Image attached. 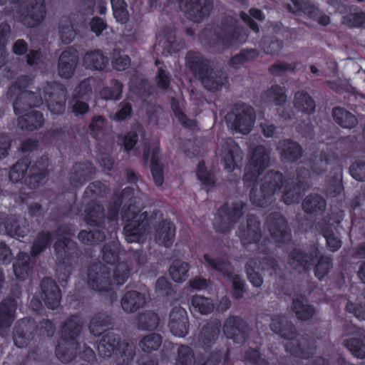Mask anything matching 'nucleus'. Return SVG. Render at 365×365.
Returning a JSON list of instances; mask_svg holds the SVG:
<instances>
[{"label": "nucleus", "instance_id": "3", "mask_svg": "<svg viewBox=\"0 0 365 365\" xmlns=\"http://www.w3.org/2000/svg\"><path fill=\"white\" fill-rule=\"evenodd\" d=\"M145 212H141L139 207L129 204L123 212V220L125 222L124 235L128 242H140L144 237L143 222L146 219Z\"/></svg>", "mask_w": 365, "mask_h": 365}, {"label": "nucleus", "instance_id": "17", "mask_svg": "<svg viewBox=\"0 0 365 365\" xmlns=\"http://www.w3.org/2000/svg\"><path fill=\"white\" fill-rule=\"evenodd\" d=\"M144 302L145 298L142 295L137 292L131 291L125 294L121 305L125 312H132L137 310Z\"/></svg>", "mask_w": 365, "mask_h": 365}, {"label": "nucleus", "instance_id": "46", "mask_svg": "<svg viewBox=\"0 0 365 365\" xmlns=\"http://www.w3.org/2000/svg\"><path fill=\"white\" fill-rule=\"evenodd\" d=\"M51 292V296L46 294V304L51 309H54L59 304L61 296L59 289L56 285L52 286Z\"/></svg>", "mask_w": 365, "mask_h": 365}, {"label": "nucleus", "instance_id": "52", "mask_svg": "<svg viewBox=\"0 0 365 365\" xmlns=\"http://www.w3.org/2000/svg\"><path fill=\"white\" fill-rule=\"evenodd\" d=\"M113 64L115 69L123 71L130 65V58L125 55L120 56L114 60Z\"/></svg>", "mask_w": 365, "mask_h": 365}, {"label": "nucleus", "instance_id": "57", "mask_svg": "<svg viewBox=\"0 0 365 365\" xmlns=\"http://www.w3.org/2000/svg\"><path fill=\"white\" fill-rule=\"evenodd\" d=\"M73 241L70 240L67 237H64L63 240H59L55 245V249L58 252H61L63 250L67 252L71 247L73 246Z\"/></svg>", "mask_w": 365, "mask_h": 365}, {"label": "nucleus", "instance_id": "23", "mask_svg": "<svg viewBox=\"0 0 365 365\" xmlns=\"http://www.w3.org/2000/svg\"><path fill=\"white\" fill-rule=\"evenodd\" d=\"M188 264L180 260H175L170 268L171 278L177 282L185 281L188 277Z\"/></svg>", "mask_w": 365, "mask_h": 365}, {"label": "nucleus", "instance_id": "43", "mask_svg": "<svg viewBox=\"0 0 365 365\" xmlns=\"http://www.w3.org/2000/svg\"><path fill=\"white\" fill-rule=\"evenodd\" d=\"M27 170V165L24 163H17L11 169L9 176L12 181L20 180L25 175Z\"/></svg>", "mask_w": 365, "mask_h": 365}, {"label": "nucleus", "instance_id": "61", "mask_svg": "<svg viewBox=\"0 0 365 365\" xmlns=\"http://www.w3.org/2000/svg\"><path fill=\"white\" fill-rule=\"evenodd\" d=\"M243 207V205L241 202L236 203L230 212L228 213L227 217L231 220H235L237 218L240 217L242 215V209Z\"/></svg>", "mask_w": 365, "mask_h": 365}, {"label": "nucleus", "instance_id": "41", "mask_svg": "<svg viewBox=\"0 0 365 365\" xmlns=\"http://www.w3.org/2000/svg\"><path fill=\"white\" fill-rule=\"evenodd\" d=\"M324 236L327 240L328 248L331 251L337 250L341 245V240L337 237L332 229L327 230L324 232Z\"/></svg>", "mask_w": 365, "mask_h": 365}, {"label": "nucleus", "instance_id": "4", "mask_svg": "<svg viewBox=\"0 0 365 365\" xmlns=\"http://www.w3.org/2000/svg\"><path fill=\"white\" fill-rule=\"evenodd\" d=\"M226 120L230 129L237 133L247 134L254 125V109L250 106L242 105L237 109L235 113L228 114Z\"/></svg>", "mask_w": 365, "mask_h": 365}, {"label": "nucleus", "instance_id": "37", "mask_svg": "<svg viewBox=\"0 0 365 365\" xmlns=\"http://www.w3.org/2000/svg\"><path fill=\"white\" fill-rule=\"evenodd\" d=\"M255 269H259L255 261L252 260L247 264L246 271L250 282L255 287H259L262 284V279Z\"/></svg>", "mask_w": 365, "mask_h": 365}, {"label": "nucleus", "instance_id": "34", "mask_svg": "<svg viewBox=\"0 0 365 365\" xmlns=\"http://www.w3.org/2000/svg\"><path fill=\"white\" fill-rule=\"evenodd\" d=\"M158 324V316L153 312H147L141 314L139 318V327L143 329H152Z\"/></svg>", "mask_w": 365, "mask_h": 365}, {"label": "nucleus", "instance_id": "27", "mask_svg": "<svg viewBox=\"0 0 365 365\" xmlns=\"http://www.w3.org/2000/svg\"><path fill=\"white\" fill-rule=\"evenodd\" d=\"M113 14L117 21L125 24L129 19L127 4L124 0H110Z\"/></svg>", "mask_w": 365, "mask_h": 365}, {"label": "nucleus", "instance_id": "30", "mask_svg": "<svg viewBox=\"0 0 365 365\" xmlns=\"http://www.w3.org/2000/svg\"><path fill=\"white\" fill-rule=\"evenodd\" d=\"M29 256L26 253H21L17 262L14 265V271L16 277L19 279H24L28 276V265Z\"/></svg>", "mask_w": 365, "mask_h": 365}, {"label": "nucleus", "instance_id": "53", "mask_svg": "<svg viewBox=\"0 0 365 365\" xmlns=\"http://www.w3.org/2000/svg\"><path fill=\"white\" fill-rule=\"evenodd\" d=\"M106 24L104 21L98 17H95L91 22V29L97 36L100 35L101 32L105 29Z\"/></svg>", "mask_w": 365, "mask_h": 365}, {"label": "nucleus", "instance_id": "25", "mask_svg": "<svg viewBox=\"0 0 365 365\" xmlns=\"http://www.w3.org/2000/svg\"><path fill=\"white\" fill-rule=\"evenodd\" d=\"M26 102L29 106H36L41 103V100L38 99V96L32 92L23 91L18 98L14 103V109L16 114L21 113V106Z\"/></svg>", "mask_w": 365, "mask_h": 365}, {"label": "nucleus", "instance_id": "21", "mask_svg": "<svg viewBox=\"0 0 365 365\" xmlns=\"http://www.w3.org/2000/svg\"><path fill=\"white\" fill-rule=\"evenodd\" d=\"M43 121V115L41 113L31 111L30 113L20 117L18 123L23 129L33 130L41 127Z\"/></svg>", "mask_w": 365, "mask_h": 365}, {"label": "nucleus", "instance_id": "31", "mask_svg": "<svg viewBox=\"0 0 365 365\" xmlns=\"http://www.w3.org/2000/svg\"><path fill=\"white\" fill-rule=\"evenodd\" d=\"M303 208L306 212H312L317 210H323L326 202L323 198L318 195H310L303 202Z\"/></svg>", "mask_w": 365, "mask_h": 365}, {"label": "nucleus", "instance_id": "45", "mask_svg": "<svg viewBox=\"0 0 365 365\" xmlns=\"http://www.w3.org/2000/svg\"><path fill=\"white\" fill-rule=\"evenodd\" d=\"M116 247L115 245L112 246L106 245L103 250V260L110 264L113 267V264L117 260L118 256L116 254Z\"/></svg>", "mask_w": 365, "mask_h": 365}, {"label": "nucleus", "instance_id": "9", "mask_svg": "<svg viewBox=\"0 0 365 365\" xmlns=\"http://www.w3.org/2000/svg\"><path fill=\"white\" fill-rule=\"evenodd\" d=\"M30 7L26 14H22L21 21L29 27H33L40 22L45 15L43 0H29Z\"/></svg>", "mask_w": 365, "mask_h": 365}, {"label": "nucleus", "instance_id": "22", "mask_svg": "<svg viewBox=\"0 0 365 365\" xmlns=\"http://www.w3.org/2000/svg\"><path fill=\"white\" fill-rule=\"evenodd\" d=\"M269 229L271 235L276 238H284L282 240H279V242L289 239V232L288 231L287 226L284 218L279 215H277L275 221L270 223Z\"/></svg>", "mask_w": 365, "mask_h": 365}, {"label": "nucleus", "instance_id": "39", "mask_svg": "<svg viewBox=\"0 0 365 365\" xmlns=\"http://www.w3.org/2000/svg\"><path fill=\"white\" fill-rule=\"evenodd\" d=\"M330 267V259L327 257H321L316 266V277L319 279L323 278L328 273Z\"/></svg>", "mask_w": 365, "mask_h": 365}, {"label": "nucleus", "instance_id": "55", "mask_svg": "<svg viewBox=\"0 0 365 365\" xmlns=\"http://www.w3.org/2000/svg\"><path fill=\"white\" fill-rule=\"evenodd\" d=\"M11 260V252L4 243H0V262L8 264Z\"/></svg>", "mask_w": 365, "mask_h": 365}, {"label": "nucleus", "instance_id": "28", "mask_svg": "<svg viewBox=\"0 0 365 365\" xmlns=\"http://www.w3.org/2000/svg\"><path fill=\"white\" fill-rule=\"evenodd\" d=\"M344 345L354 356L359 359L364 358L365 351L362 339L351 337L344 342Z\"/></svg>", "mask_w": 365, "mask_h": 365}, {"label": "nucleus", "instance_id": "40", "mask_svg": "<svg viewBox=\"0 0 365 365\" xmlns=\"http://www.w3.org/2000/svg\"><path fill=\"white\" fill-rule=\"evenodd\" d=\"M178 350V358L177 365H192L193 356L191 354L189 347L182 346Z\"/></svg>", "mask_w": 365, "mask_h": 365}, {"label": "nucleus", "instance_id": "20", "mask_svg": "<svg viewBox=\"0 0 365 365\" xmlns=\"http://www.w3.org/2000/svg\"><path fill=\"white\" fill-rule=\"evenodd\" d=\"M292 309L297 317L302 320L310 319L314 313L313 307L309 305L304 298L294 299Z\"/></svg>", "mask_w": 365, "mask_h": 365}, {"label": "nucleus", "instance_id": "16", "mask_svg": "<svg viewBox=\"0 0 365 365\" xmlns=\"http://www.w3.org/2000/svg\"><path fill=\"white\" fill-rule=\"evenodd\" d=\"M332 115L335 122L344 128H354L358 123L354 115L342 108H334Z\"/></svg>", "mask_w": 365, "mask_h": 365}, {"label": "nucleus", "instance_id": "8", "mask_svg": "<svg viewBox=\"0 0 365 365\" xmlns=\"http://www.w3.org/2000/svg\"><path fill=\"white\" fill-rule=\"evenodd\" d=\"M204 259L211 267L221 272L224 275L230 278L232 282L234 296L235 298L242 297L244 292V282L238 275H231L230 265L225 262H217L212 259L209 255H205Z\"/></svg>", "mask_w": 365, "mask_h": 365}, {"label": "nucleus", "instance_id": "18", "mask_svg": "<svg viewBox=\"0 0 365 365\" xmlns=\"http://www.w3.org/2000/svg\"><path fill=\"white\" fill-rule=\"evenodd\" d=\"M277 149L282 158L294 160L299 158L302 154L299 145L290 141L280 142Z\"/></svg>", "mask_w": 365, "mask_h": 365}, {"label": "nucleus", "instance_id": "15", "mask_svg": "<svg viewBox=\"0 0 365 365\" xmlns=\"http://www.w3.org/2000/svg\"><path fill=\"white\" fill-rule=\"evenodd\" d=\"M318 255L317 250L313 251L311 255H304L300 251L296 250L292 254L289 263L294 268L301 271V267L303 269L308 268L318 258Z\"/></svg>", "mask_w": 365, "mask_h": 365}, {"label": "nucleus", "instance_id": "38", "mask_svg": "<svg viewBox=\"0 0 365 365\" xmlns=\"http://www.w3.org/2000/svg\"><path fill=\"white\" fill-rule=\"evenodd\" d=\"M56 94H52L51 101L48 103V106L51 113L54 114H59L64 111L65 109V101L66 95L63 91H61V96L58 97L59 100L54 102L53 101L56 98Z\"/></svg>", "mask_w": 365, "mask_h": 365}, {"label": "nucleus", "instance_id": "36", "mask_svg": "<svg viewBox=\"0 0 365 365\" xmlns=\"http://www.w3.org/2000/svg\"><path fill=\"white\" fill-rule=\"evenodd\" d=\"M240 319L235 317L228 318L224 324L223 332L228 338H234L237 332L240 331Z\"/></svg>", "mask_w": 365, "mask_h": 365}, {"label": "nucleus", "instance_id": "1", "mask_svg": "<svg viewBox=\"0 0 365 365\" xmlns=\"http://www.w3.org/2000/svg\"><path fill=\"white\" fill-rule=\"evenodd\" d=\"M268 161L269 156L266 149L262 145L257 146L252 151L245 169L244 180L247 186H251L257 179L261 181L259 190L252 191L250 194L252 202L259 207L265 206L268 200L276 194L277 190L284 189L282 176L280 173L270 171L261 178Z\"/></svg>", "mask_w": 365, "mask_h": 365}, {"label": "nucleus", "instance_id": "13", "mask_svg": "<svg viewBox=\"0 0 365 365\" xmlns=\"http://www.w3.org/2000/svg\"><path fill=\"white\" fill-rule=\"evenodd\" d=\"M175 227L170 221L164 220L160 222L155 230V240L160 245L170 246L175 239Z\"/></svg>", "mask_w": 365, "mask_h": 365}, {"label": "nucleus", "instance_id": "24", "mask_svg": "<svg viewBox=\"0 0 365 365\" xmlns=\"http://www.w3.org/2000/svg\"><path fill=\"white\" fill-rule=\"evenodd\" d=\"M16 310V304L10 300L0 305V328L9 327L14 319L13 314Z\"/></svg>", "mask_w": 365, "mask_h": 365}, {"label": "nucleus", "instance_id": "32", "mask_svg": "<svg viewBox=\"0 0 365 365\" xmlns=\"http://www.w3.org/2000/svg\"><path fill=\"white\" fill-rule=\"evenodd\" d=\"M192 307L201 314H206L213 309V304L211 301L201 296H195L192 299Z\"/></svg>", "mask_w": 365, "mask_h": 365}, {"label": "nucleus", "instance_id": "12", "mask_svg": "<svg viewBox=\"0 0 365 365\" xmlns=\"http://www.w3.org/2000/svg\"><path fill=\"white\" fill-rule=\"evenodd\" d=\"M77 52L73 48L64 51L58 61V73L63 77L68 78L71 76L73 73L77 62Z\"/></svg>", "mask_w": 365, "mask_h": 365}, {"label": "nucleus", "instance_id": "48", "mask_svg": "<svg viewBox=\"0 0 365 365\" xmlns=\"http://www.w3.org/2000/svg\"><path fill=\"white\" fill-rule=\"evenodd\" d=\"M350 173L351 176L356 180H362L365 174L363 163H353L350 168Z\"/></svg>", "mask_w": 365, "mask_h": 365}, {"label": "nucleus", "instance_id": "7", "mask_svg": "<svg viewBox=\"0 0 365 365\" xmlns=\"http://www.w3.org/2000/svg\"><path fill=\"white\" fill-rule=\"evenodd\" d=\"M220 155L225 169L228 171L234 170L242 160L241 150L232 139L221 143Z\"/></svg>", "mask_w": 365, "mask_h": 365}, {"label": "nucleus", "instance_id": "26", "mask_svg": "<svg viewBox=\"0 0 365 365\" xmlns=\"http://www.w3.org/2000/svg\"><path fill=\"white\" fill-rule=\"evenodd\" d=\"M264 98L267 103L275 106H282L287 99L284 89L279 86H273L264 93Z\"/></svg>", "mask_w": 365, "mask_h": 365}, {"label": "nucleus", "instance_id": "19", "mask_svg": "<svg viewBox=\"0 0 365 365\" xmlns=\"http://www.w3.org/2000/svg\"><path fill=\"white\" fill-rule=\"evenodd\" d=\"M294 105L299 111L310 114L315 109L314 101L306 93L297 92L294 96Z\"/></svg>", "mask_w": 365, "mask_h": 365}, {"label": "nucleus", "instance_id": "33", "mask_svg": "<svg viewBox=\"0 0 365 365\" xmlns=\"http://www.w3.org/2000/svg\"><path fill=\"white\" fill-rule=\"evenodd\" d=\"M161 344V338L158 334H150L145 336L140 342V348L147 352L156 350Z\"/></svg>", "mask_w": 365, "mask_h": 365}, {"label": "nucleus", "instance_id": "35", "mask_svg": "<svg viewBox=\"0 0 365 365\" xmlns=\"http://www.w3.org/2000/svg\"><path fill=\"white\" fill-rule=\"evenodd\" d=\"M79 240L86 244L96 243L104 238V235L99 230H93L92 232L81 231L78 235Z\"/></svg>", "mask_w": 365, "mask_h": 365}, {"label": "nucleus", "instance_id": "56", "mask_svg": "<svg viewBox=\"0 0 365 365\" xmlns=\"http://www.w3.org/2000/svg\"><path fill=\"white\" fill-rule=\"evenodd\" d=\"M131 111V107L129 103H125L123 105L122 108L116 112V113L113 116V119L115 120H123L127 116H128Z\"/></svg>", "mask_w": 365, "mask_h": 365}, {"label": "nucleus", "instance_id": "14", "mask_svg": "<svg viewBox=\"0 0 365 365\" xmlns=\"http://www.w3.org/2000/svg\"><path fill=\"white\" fill-rule=\"evenodd\" d=\"M108 63V58L98 50L87 52L83 58V65L91 70L102 71Z\"/></svg>", "mask_w": 365, "mask_h": 365}, {"label": "nucleus", "instance_id": "62", "mask_svg": "<svg viewBox=\"0 0 365 365\" xmlns=\"http://www.w3.org/2000/svg\"><path fill=\"white\" fill-rule=\"evenodd\" d=\"M158 86L159 88L163 89L166 88L168 86L169 80L168 78L164 71L161 68L159 69L158 75Z\"/></svg>", "mask_w": 365, "mask_h": 365}, {"label": "nucleus", "instance_id": "10", "mask_svg": "<svg viewBox=\"0 0 365 365\" xmlns=\"http://www.w3.org/2000/svg\"><path fill=\"white\" fill-rule=\"evenodd\" d=\"M187 312L181 307L175 308L170 315L169 327L177 336H184L187 332Z\"/></svg>", "mask_w": 365, "mask_h": 365}, {"label": "nucleus", "instance_id": "51", "mask_svg": "<svg viewBox=\"0 0 365 365\" xmlns=\"http://www.w3.org/2000/svg\"><path fill=\"white\" fill-rule=\"evenodd\" d=\"M155 292L159 294H169L170 293V283L164 277L158 279L155 284Z\"/></svg>", "mask_w": 365, "mask_h": 365}, {"label": "nucleus", "instance_id": "60", "mask_svg": "<svg viewBox=\"0 0 365 365\" xmlns=\"http://www.w3.org/2000/svg\"><path fill=\"white\" fill-rule=\"evenodd\" d=\"M88 110V105L78 100L76 101L72 107V111L76 115L84 114Z\"/></svg>", "mask_w": 365, "mask_h": 365}, {"label": "nucleus", "instance_id": "5", "mask_svg": "<svg viewBox=\"0 0 365 365\" xmlns=\"http://www.w3.org/2000/svg\"><path fill=\"white\" fill-rule=\"evenodd\" d=\"M186 64L201 78L204 86L209 90H217L223 83L225 78L222 73H210L209 75L200 76L197 73L203 68V63L200 55L195 52H189L186 56Z\"/></svg>", "mask_w": 365, "mask_h": 365}, {"label": "nucleus", "instance_id": "6", "mask_svg": "<svg viewBox=\"0 0 365 365\" xmlns=\"http://www.w3.org/2000/svg\"><path fill=\"white\" fill-rule=\"evenodd\" d=\"M180 6L187 17L195 22L207 17L212 9L210 0H180Z\"/></svg>", "mask_w": 365, "mask_h": 365}, {"label": "nucleus", "instance_id": "49", "mask_svg": "<svg viewBox=\"0 0 365 365\" xmlns=\"http://www.w3.org/2000/svg\"><path fill=\"white\" fill-rule=\"evenodd\" d=\"M49 240L50 235L48 234L41 235L33 246V254L35 255L39 254L45 248Z\"/></svg>", "mask_w": 365, "mask_h": 365}, {"label": "nucleus", "instance_id": "58", "mask_svg": "<svg viewBox=\"0 0 365 365\" xmlns=\"http://www.w3.org/2000/svg\"><path fill=\"white\" fill-rule=\"evenodd\" d=\"M136 142V134L134 133H129L123 138V146L125 149L129 150L133 148Z\"/></svg>", "mask_w": 365, "mask_h": 365}, {"label": "nucleus", "instance_id": "44", "mask_svg": "<svg viewBox=\"0 0 365 365\" xmlns=\"http://www.w3.org/2000/svg\"><path fill=\"white\" fill-rule=\"evenodd\" d=\"M197 177L204 185H210L213 182L212 175L207 172L204 163H200L197 168Z\"/></svg>", "mask_w": 365, "mask_h": 365}, {"label": "nucleus", "instance_id": "59", "mask_svg": "<svg viewBox=\"0 0 365 365\" xmlns=\"http://www.w3.org/2000/svg\"><path fill=\"white\" fill-rule=\"evenodd\" d=\"M312 18L317 21L322 25H327L329 22V18L327 16L322 15L317 8H313V11L310 12Z\"/></svg>", "mask_w": 365, "mask_h": 365}, {"label": "nucleus", "instance_id": "2", "mask_svg": "<svg viewBox=\"0 0 365 365\" xmlns=\"http://www.w3.org/2000/svg\"><path fill=\"white\" fill-rule=\"evenodd\" d=\"M113 270V279L116 284H123L128 277L125 265L120 264L115 269L101 264H94L88 273V282L95 289L107 290L111 285L109 277L110 271Z\"/></svg>", "mask_w": 365, "mask_h": 365}, {"label": "nucleus", "instance_id": "47", "mask_svg": "<svg viewBox=\"0 0 365 365\" xmlns=\"http://www.w3.org/2000/svg\"><path fill=\"white\" fill-rule=\"evenodd\" d=\"M151 172L155 184L161 185L163 182L162 167L155 163L154 158H152Z\"/></svg>", "mask_w": 365, "mask_h": 365}, {"label": "nucleus", "instance_id": "54", "mask_svg": "<svg viewBox=\"0 0 365 365\" xmlns=\"http://www.w3.org/2000/svg\"><path fill=\"white\" fill-rule=\"evenodd\" d=\"M104 119L101 117L93 118L90 125V128L94 135H98L99 132L104 128Z\"/></svg>", "mask_w": 365, "mask_h": 365}, {"label": "nucleus", "instance_id": "11", "mask_svg": "<svg viewBox=\"0 0 365 365\" xmlns=\"http://www.w3.org/2000/svg\"><path fill=\"white\" fill-rule=\"evenodd\" d=\"M107 344L108 341L106 339H103L98 346V352L103 357H108L111 356L113 353H115L116 356L120 354L121 356L123 357L122 364H124L125 361H128L131 359L133 354V348L132 345L128 344H121L119 345L117 350L115 351V346L113 344H108V346Z\"/></svg>", "mask_w": 365, "mask_h": 365}, {"label": "nucleus", "instance_id": "50", "mask_svg": "<svg viewBox=\"0 0 365 365\" xmlns=\"http://www.w3.org/2000/svg\"><path fill=\"white\" fill-rule=\"evenodd\" d=\"M62 41L66 43H71L75 38L76 33L71 26H63L60 31Z\"/></svg>", "mask_w": 365, "mask_h": 365}, {"label": "nucleus", "instance_id": "42", "mask_svg": "<svg viewBox=\"0 0 365 365\" xmlns=\"http://www.w3.org/2000/svg\"><path fill=\"white\" fill-rule=\"evenodd\" d=\"M258 226L257 225H251L250 223L248 224V228L247 232L240 233L239 236L242 238L243 243H246V240H247L250 242H255L259 240V235L257 232Z\"/></svg>", "mask_w": 365, "mask_h": 365}, {"label": "nucleus", "instance_id": "29", "mask_svg": "<svg viewBox=\"0 0 365 365\" xmlns=\"http://www.w3.org/2000/svg\"><path fill=\"white\" fill-rule=\"evenodd\" d=\"M111 87H105L100 91V96L106 100L119 99L122 93V84L113 80L110 83Z\"/></svg>", "mask_w": 365, "mask_h": 365}, {"label": "nucleus", "instance_id": "63", "mask_svg": "<svg viewBox=\"0 0 365 365\" xmlns=\"http://www.w3.org/2000/svg\"><path fill=\"white\" fill-rule=\"evenodd\" d=\"M56 354L57 357L63 362H68L71 361L73 358V353L68 352V354L63 353L62 351V348L60 345H58L56 350Z\"/></svg>", "mask_w": 365, "mask_h": 365}, {"label": "nucleus", "instance_id": "64", "mask_svg": "<svg viewBox=\"0 0 365 365\" xmlns=\"http://www.w3.org/2000/svg\"><path fill=\"white\" fill-rule=\"evenodd\" d=\"M90 91H91L90 80H86L80 83L78 96L79 98H83Z\"/></svg>", "mask_w": 365, "mask_h": 365}]
</instances>
